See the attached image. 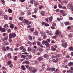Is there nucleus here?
Returning <instances> with one entry per match:
<instances>
[{"instance_id": "f257e3e1", "label": "nucleus", "mask_w": 73, "mask_h": 73, "mask_svg": "<svg viewBox=\"0 0 73 73\" xmlns=\"http://www.w3.org/2000/svg\"><path fill=\"white\" fill-rule=\"evenodd\" d=\"M55 69L56 68L54 67L51 68L48 67L47 68V70H50V71H51L52 72H53L54 71Z\"/></svg>"}, {"instance_id": "f03ea898", "label": "nucleus", "mask_w": 73, "mask_h": 73, "mask_svg": "<svg viewBox=\"0 0 73 73\" xmlns=\"http://www.w3.org/2000/svg\"><path fill=\"white\" fill-rule=\"evenodd\" d=\"M42 60H43V58L41 56L37 58V60L39 62L42 61Z\"/></svg>"}, {"instance_id": "7ed1b4c3", "label": "nucleus", "mask_w": 73, "mask_h": 73, "mask_svg": "<svg viewBox=\"0 0 73 73\" xmlns=\"http://www.w3.org/2000/svg\"><path fill=\"white\" fill-rule=\"evenodd\" d=\"M61 32L58 30L56 31V32L55 33V34L57 36H58L59 35H60V34H61Z\"/></svg>"}, {"instance_id": "20e7f679", "label": "nucleus", "mask_w": 73, "mask_h": 73, "mask_svg": "<svg viewBox=\"0 0 73 73\" xmlns=\"http://www.w3.org/2000/svg\"><path fill=\"white\" fill-rule=\"evenodd\" d=\"M61 45L64 48H66L67 47V44L66 43H64L61 44Z\"/></svg>"}, {"instance_id": "39448f33", "label": "nucleus", "mask_w": 73, "mask_h": 73, "mask_svg": "<svg viewBox=\"0 0 73 73\" xmlns=\"http://www.w3.org/2000/svg\"><path fill=\"white\" fill-rule=\"evenodd\" d=\"M60 13H62V16H66V15L65 14H64V11L63 10H61L60 11Z\"/></svg>"}, {"instance_id": "423d86ee", "label": "nucleus", "mask_w": 73, "mask_h": 73, "mask_svg": "<svg viewBox=\"0 0 73 73\" xmlns=\"http://www.w3.org/2000/svg\"><path fill=\"white\" fill-rule=\"evenodd\" d=\"M44 57V58H46V59H48L49 58V56L47 54H45L43 56Z\"/></svg>"}, {"instance_id": "0eeeda50", "label": "nucleus", "mask_w": 73, "mask_h": 73, "mask_svg": "<svg viewBox=\"0 0 73 73\" xmlns=\"http://www.w3.org/2000/svg\"><path fill=\"white\" fill-rule=\"evenodd\" d=\"M51 48L52 50V51H54V52H55L56 50V48H54L53 46H51Z\"/></svg>"}, {"instance_id": "6e6552de", "label": "nucleus", "mask_w": 73, "mask_h": 73, "mask_svg": "<svg viewBox=\"0 0 73 73\" xmlns=\"http://www.w3.org/2000/svg\"><path fill=\"white\" fill-rule=\"evenodd\" d=\"M40 13L41 14V15L42 16H44V15L45 14V12L44 11H40Z\"/></svg>"}, {"instance_id": "1a4fd4ad", "label": "nucleus", "mask_w": 73, "mask_h": 73, "mask_svg": "<svg viewBox=\"0 0 73 73\" xmlns=\"http://www.w3.org/2000/svg\"><path fill=\"white\" fill-rule=\"evenodd\" d=\"M34 4L35 6H37L38 4V2L36 1H34Z\"/></svg>"}, {"instance_id": "9d476101", "label": "nucleus", "mask_w": 73, "mask_h": 73, "mask_svg": "<svg viewBox=\"0 0 73 73\" xmlns=\"http://www.w3.org/2000/svg\"><path fill=\"white\" fill-rule=\"evenodd\" d=\"M9 38H13V35L12 33H10L9 35Z\"/></svg>"}, {"instance_id": "9b49d317", "label": "nucleus", "mask_w": 73, "mask_h": 73, "mask_svg": "<svg viewBox=\"0 0 73 73\" xmlns=\"http://www.w3.org/2000/svg\"><path fill=\"white\" fill-rule=\"evenodd\" d=\"M10 27L11 29H13L14 28V25L13 24H11L10 25Z\"/></svg>"}, {"instance_id": "f8f14e48", "label": "nucleus", "mask_w": 73, "mask_h": 73, "mask_svg": "<svg viewBox=\"0 0 73 73\" xmlns=\"http://www.w3.org/2000/svg\"><path fill=\"white\" fill-rule=\"evenodd\" d=\"M21 68H22V69L23 70H25V69H26V68H25V66L24 65H22L21 66Z\"/></svg>"}, {"instance_id": "ddd939ff", "label": "nucleus", "mask_w": 73, "mask_h": 73, "mask_svg": "<svg viewBox=\"0 0 73 73\" xmlns=\"http://www.w3.org/2000/svg\"><path fill=\"white\" fill-rule=\"evenodd\" d=\"M33 67H29V71L31 72H32V70H33Z\"/></svg>"}, {"instance_id": "4468645a", "label": "nucleus", "mask_w": 73, "mask_h": 73, "mask_svg": "<svg viewBox=\"0 0 73 73\" xmlns=\"http://www.w3.org/2000/svg\"><path fill=\"white\" fill-rule=\"evenodd\" d=\"M36 72H37V70H36V69H34L33 68V69L32 71H31V72L32 73H36Z\"/></svg>"}, {"instance_id": "2eb2a0df", "label": "nucleus", "mask_w": 73, "mask_h": 73, "mask_svg": "<svg viewBox=\"0 0 73 73\" xmlns=\"http://www.w3.org/2000/svg\"><path fill=\"white\" fill-rule=\"evenodd\" d=\"M23 21V23H25V24H27L28 22V20L27 19H24Z\"/></svg>"}, {"instance_id": "dca6fc26", "label": "nucleus", "mask_w": 73, "mask_h": 73, "mask_svg": "<svg viewBox=\"0 0 73 73\" xmlns=\"http://www.w3.org/2000/svg\"><path fill=\"white\" fill-rule=\"evenodd\" d=\"M7 56L8 58H11V53H9L7 55Z\"/></svg>"}, {"instance_id": "f3484780", "label": "nucleus", "mask_w": 73, "mask_h": 73, "mask_svg": "<svg viewBox=\"0 0 73 73\" xmlns=\"http://www.w3.org/2000/svg\"><path fill=\"white\" fill-rule=\"evenodd\" d=\"M8 11L9 13H12V10L10 9H9Z\"/></svg>"}, {"instance_id": "a211bd4d", "label": "nucleus", "mask_w": 73, "mask_h": 73, "mask_svg": "<svg viewBox=\"0 0 73 73\" xmlns=\"http://www.w3.org/2000/svg\"><path fill=\"white\" fill-rule=\"evenodd\" d=\"M29 64V62L28 61H26L23 62V64Z\"/></svg>"}, {"instance_id": "6ab92c4d", "label": "nucleus", "mask_w": 73, "mask_h": 73, "mask_svg": "<svg viewBox=\"0 0 73 73\" xmlns=\"http://www.w3.org/2000/svg\"><path fill=\"white\" fill-rule=\"evenodd\" d=\"M2 49L4 52H6L7 51V49L6 48L4 47H2Z\"/></svg>"}, {"instance_id": "aec40b11", "label": "nucleus", "mask_w": 73, "mask_h": 73, "mask_svg": "<svg viewBox=\"0 0 73 73\" xmlns=\"http://www.w3.org/2000/svg\"><path fill=\"white\" fill-rule=\"evenodd\" d=\"M1 32H6L5 29V28H3Z\"/></svg>"}, {"instance_id": "412c9836", "label": "nucleus", "mask_w": 73, "mask_h": 73, "mask_svg": "<svg viewBox=\"0 0 73 73\" xmlns=\"http://www.w3.org/2000/svg\"><path fill=\"white\" fill-rule=\"evenodd\" d=\"M12 35H13V38H15V37H16V34H15V33H13Z\"/></svg>"}, {"instance_id": "4be33fe9", "label": "nucleus", "mask_w": 73, "mask_h": 73, "mask_svg": "<svg viewBox=\"0 0 73 73\" xmlns=\"http://www.w3.org/2000/svg\"><path fill=\"white\" fill-rule=\"evenodd\" d=\"M38 9L36 8H35L34 9V13H37V11L38 10Z\"/></svg>"}, {"instance_id": "5701e85b", "label": "nucleus", "mask_w": 73, "mask_h": 73, "mask_svg": "<svg viewBox=\"0 0 73 73\" xmlns=\"http://www.w3.org/2000/svg\"><path fill=\"white\" fill-rule=\"evenodd\" d=\"M49 21L50 22H51L52 21V20H53V17H51L49 18Z\"/></svg>"}, {"instance_id": "b1692460", "label": "nucleus", "mask_w": 73, "mask_h": 73, "mask_svg": "<svg viewBox=\"0 0 73 73\" xmlns=\"http://www.w3.org/2000/svg\"><path fill=\"white\" fill-rule=\"evenodd\" d=\"M68 65L70 66H72L73 65V62H70L68 63Z\"/></svg>"}, {"instance_id": "393cba45", "label": "nucleus", "mask_w": 73, "mask_h": 73, "mask_svg": "<svg viewBox=\"0 0 73 73\" xmlns=\"http://www.w3.org/2000/svg\"><path fill=\"white\" fill-rule=\"evenodd\" d=\"M8 25L7 24H5L3 26V27L5 28H8Z\"/></svg>"}, {"instance_id": "a878e982", "label": "nucleus", "mask_w": 73, "mask_h": 73, "mask_svg": "<svg viewBox=\"0 0 73 73\" xmlns=\"http://www.w3.org/2000/svg\"><path fill=\"white\" fill-rule=\"evenodd\" d=\"M46 42H47V41H45V40H43L42 41V44H43V45H44V44H46Z\"/></svg>"}, {"instance_id": "bb28decb", "label": "nucleus", "mask_w": 73, "mask_h": 73, "mask_svg": "<svg viewBox=\"0 0 73 73\" xmlns=\"http://www.w3.org/2000/svg\"><path fill=\"white\" fill-rule=\"evenodd\" d=\"M28 38L29 40H32V37L30 35H29V36Z\"/></svg>"}, {"instance_id": "cd10ccee", "label": "nucleus", "mask_w": 73, "mask_h": 73, "mask_svg": "<svg viewBox=\"0 0 73 73\" xmlns=\"http://www.w3.org/2000/svg\"><path fill=\"white\" fill-rule=\"evenodd\" d=\"M8 16L7 15H5L4 16V19L5 20H7L8 19Z\"/></svg>"}, {"instance_id": "c85d7f7f", "label": "nucleus", "mask_w": 73, "mask_h": 73, "mask_svg": "<svg viewBox=\"0 0 73 73\" xmlns=\"http://www.w3.org/2000/svg\"><path fill=\"white\" fill-rule=\"evenodd\" d=\"M45 45H46V46H47V47H49V44L48 43V42H47L46 43V44H45Z\"/></svg>"}, {"instance_id": "c756f323", "label": "nucleus", "mask_w": 73, "mask_h": 73, "mask_svg": "<svg viewBox=\"0 0 73 73\" xmlns=\"http://www.w3.org/2000/svg\"><path fill=\"white\" fill-rule=\"evenodd\" d=\"M19 19L20 21H23V17H19Z\"/></svg>"}, {"instance_id": "7c9ffc66", "label": "nucleus", "mask_w": 73, "mask_h": 73, "mask_svg": "<svg viewBox=\"0 0 73 73\" xmlns=\"http://www.w3.org/2000/svg\"><path fill=\"white\" fill-rule=\"evenodd\" d=\"M30 31L31 32H33L34 31V28H31L30 29Z\"/></svg>"}, {"instance_id": "2f4dec72", "label": "nucleus", "mask_w": 73, "mask_h": 73, "mask_svg": "<svg viewBox=\"0 0 73 73\" xmlns=\"http://www.w3.org/2000/svg\"><path fill=\"white\" fill-rule=\"evenodd\" d=\"M12 64V62L11 61H9L7 62V65H9Z\"/></svg>"}, {"instance_id": "473e14b6", "label": "nucleus", "mask_w": 73, "mask_h": 73, "mask_svg": "<svg viewBox=\"0 0 73 73\" xmlns=\"http://www.w3.org/2000/svg\"><path fill=\"white\" fill-rule=\"evenodd\" d=\"M61 17V18H62V19H60V18H57V20L58 21H60V20H62V19H62V17Z\"/></svg>"}, {"instance_id": "72a5a7b5", "label": "nucleus", "mask_w": 73, "mask_h": 73, "mask_svg": "<svg viewBox=\"0 0 73 73\" xmlns=\"http://www.w3.org/2000/svg\"><path fill=\"white\" fill-rule=\"evenodd\" d=\"M69 49L70 50H72L73 51V47H70L69 48Z\"/></svg>"}, {"instance_id": "f704fd0d", "label": "nucleus", "mask_w": 73, "mask_h": 73, "mask_svg": "<svg viewBox=\"0 0 73 73\" xmlns=\"http://www.w3.org/2000/svg\"><path fill=\"white\" fill-rule=\"evenodd\" d=\"M38 50L39 52H42L43 50V49L41 48H39L38 49Z\"/></svg>"}, {"instance_id": "c9c22d12", "label": "nucleus", "mask_w": 73, "mask_h": 73, "mask_svg": "<svg viewBox=\"0 0 73 73\" xmlns=\"http://www.w3.org/2000/svg\"><path fill=\"white\" fill-rule=\"evenodd\" d=\"M28 51H32V48H31L30 47H29L28 48Z\"/></svg>"}, {"instance_id": "e433bc0d", "label": "nucleus", "mask_w": 73, "mask_h": 73, "mask_svg": "<svg viewBox=\"0 0 73 73\" xmlns=\"http://www.w3.org/2000/svg\"><path fill=\"white\" fill-rule=\"evenodd\" d=\"M65 25H69L70 23L68 22H66L65 23Z\"/></svg>"}, {"instance_id": "4c0bfd02", "label": "nucleus", "mask_w": 73, "mask_h": 73, "mask_svg": "<svg viewBox=\"0 0 73 73\" xmlns=\"http://www.w3.org/2000/svg\"><path fill=\"white\" fill-rule=\"evenodd\" d=\"M60 35L59 36V37L60 38H62L63 37V35H62V34H61H61H60Z\"/></svg>"}, {"instance_id": "58836bf2", "label": "nucleus", "mask_w": 73, "mask_h": 73, "mask_svg": "<svg viewBox=\"0 0 73 73\" xmlns=\"http://www.w3.org/2000/svg\"><path fill=\"white\" fill-rule=\"evenodd\" d=\"M4 39L5 40H7L8 39V36H5L4 37Z\"/></svg>"}, {"instance_id": "ea45409f", "label": "nucleus", "mask_w": 73, "mask_h": 73, "mask_svg": "<svg viewBox=\"0 0 73 73\" xmlns=\"http://www.w3.org/2000/svg\"><path fill=\"white\" fill-rule=\"evenodd\" d=\"M52 38H54V39H56L57 38V36L55 35L52 37Z\"/></svg>"}, {"instance_id": "a19ab883", "label": "nucleus", "mask_w": 73, "mask_h": 73, "mask_svg": "<svg viewBox=\"0 0 73 73\" xmlns=\"http://www.w3.org/2000/svg\"><path fill=\"white\" fill-rule=\"evenodd\" d=\"M68 37L70 38V37H72V34H70L68 35Z\"/></svg>"}, {"instance_id": "79ce46f5", "label": "nucleus", "mask_w": 73, "mask_h": 73, "mask_svg": "<svg viewBox=\"0 0 73 73\" xmlns=\"http://www.w3.org/2000/svg\"><path fill=\"white\" fill-rule=\"evenodd\" d=\"M58 7H59V8H62V5H61L60 4L58 5Z\"/></svg>"}, {"instance_id": "37998d69", "label": "nucleus", "mask_w": 73, "mask_h": 73, "mask_svg": "<svg viewBox=\"0 0 73 73\" xmlns=\"http://www.w3.org/2000/svg\"><path fill=\"white\" fill-rule=\"evenodd\" d=\"M34 33L35 35H38V32H37V31H35L34 32Z\"/></svg>"}, {"instance_id": "c03bdc74", "label": "nucleus", "mask_w": 73, "mask_h": 73, "mask_svg": "<svg viewBox=\"0 0 73 73\" xmlns=\"http://www.w3.org/2000/svg\"><path fill=\"white\" fill-rule=\"evenodd\" d=\"M28 44H29V45H31L32 44V42H31L29 41L27 42Z\"/></svg>"}, {"instance_id": "a18cd8bd", "label": "nucleus", "mask_w": 73, "mask_h": 73, "mask_svg": "<svg viewBox=\"0 0 73 73\" xmlns=\"http://www.w3.org/2000/svg\"><path fill=\"white\" fill-rule=\"evenodd\" d=\"M32 17H34L35 19H36V16L35 15H32Z\"/></svg>"}, {"instance_id": "49530a36", "label": "nucleus", "mask_w": 73, "mask_h": 73, "mask_svg": "<svg viewBox=\"0 0 73 73\" xmlns=\"http://www.w3.org/2000/svg\"><path fill=\"white\" fill-rule=\"evenodd\" d=\"M33 2H34V1H33V0H31L30 1V2L31 4H33Z\"/></svg>"}, {"instance_id": "de8ad7c7", "label": "nucleus", "mask_w": 73, "mask_h": 73, "mask_svg": "<svg viewBox=\"0 0 73 73\" xmlns=\"http://www.w3.org/2000/svg\"><path fill=\"white\" fill-rule=\"evenodd\" d=\"M67 73H70H70H73V71H72L70 72V70H67Z\"/></svg>"}, {"instance_id": "09e8293b", "label": "nucleus", "mask_w": 73, "mask_h": 73, "mask_svg": "<svg viewBox=\"0 0 73 73\" xmlns=\"http://www.w3.org/2000/svg\"><path fill=\"white\" fill-rule=\"evenodd\" d=\"M49 26V24L46 23H45V25H44V26H46V27H48V26Z\"/></svg>"}, {"instance_id": "8fccbe9b", "label": "nucleus", "mask_w": 73, "mask_h": 73, "mask_svg": "<svg viewBox=\"0 0 73 73\" xmlns=\"http://www.w3.org/2000/svg\"><path fill=\"white\" fill-rule=\"evenodd\" d=\"M24 46H21L20 47L19 49L20 50H22V49H24Z\"/></svg>"}, {"instance_id": "3c124183", "label": "nucleus", "mask_w": 73, "mask_h": 73, "mask_svg": "<svg viewBox=\"0 0 73 73\" xmlns=\"http://www.w3.org/2000/svg\"><path fill=\"white\" fill-rule=\"evenodd\" d=\"M31 21H28L27 23V24L28 25H30V24H31Z\"/></svg>"}, {"instance_id": "603ef678", "label": "nucleus", "mask_w": 73, "mask_h": 73, "mask_svg": "<svg viewBox=\"0 0 73 73\" xmlns=\"http://www.w3.org/2000/svg\"><path fill=\"white\" fill-rule=\"evenodd\" d=\"M17 56H15L14 57V60H17Z\"/></svg>"}, {"instance_id": "864d4df0", "label": "nucleus", "mask_w": 73, "mask_h": 73, "mask_svg": "<svg viewBox=\"0 0 73 73\" xmlns=\"http://www.w3.org/2000/svg\"><path fill=\"white\" fill-rule=\"evenodd\" d=\"M42 8H43V6H39V9H41Z\"/></svg>"}, {"instance_id": "5fc2aeb1", "label": "nucleus", "mask_w": 73, "mask_h": 73, "mask_svg": "<svg viewBox=\"0 0 73 73\" xmlns=\"http://www.w3.org/2000/svg\"><path fill=\"white\" fill-rule=\"evenodd\" d=\"M69 20H73V18L72 17H70L69 18Z\"/></svg>"}, {"instance_id": "6e6d98bb", "label": "nucleus", "mask_w": 73, "mask_h": 73, "mask_svg": "<svg viewBox=\"0 0 73 73\" xmlns=\"http://www.w3.org/2000/svg\"><path fill=\"white\" fill-rule=\"evenodd\" d=\"M1 2L2 4H4V3H5L4 0H1Z\"/></svg>"}, {"instance_id": "4d7b16f0", "label": "nucleus", "mask_w": 73, "mask_h": 73, "mask_svg": "<svg viewBox=\"0 0 73 73\" xmlns=\"http://www.w3.org/2000/svg\"><path fill=\"white\" fill-rule=\"evenodd\" d=\"M6 49H7V50H9V47L8 46H7L6 48Z\"/></svg>"}, {"instance_id": "13d9d810", "label": "nucleus", "mask_w": 73, "mask_h": 73, "mask_svg": "<svg viewBox=\"0 0 73 73\" xmlns=\"http://www.w3.org/2000/svg\"><path fill=\"white\" fill-rule=\"evenodd\" d=\"M41 53V52H38L36 53V55H37L38 56H39L40 55V54Z\"/></svg>"}, {"instance_id": "bf43d9fd", "label": "nucleus", "mask_w": 73, "mask_h": 73, "mask_svg": "<svg viewBox=\"0 0 73 73\" xmlns=\"http://www.w3.org/2000/svg\"><path fill=\"white\" fill-rule=\"evenodd\" d=\"M31 52L32 53H35V50L34 49L32 50Z\"/></svg>"}, {"instance_id": "052dcab7", "label": "nucleus", "mask_w": 73, "mask_h": 73, "mask_svg": "<svg viewBox=\"0 0 73 73\" xmlns=\"http://www.w3.org/2000/svg\"><path fill=\"white\" fill-rule=\"evenodd\" d=\"M18 50H19V49H18V48H15L14 50L15 51H17Z\"/></svg>"}, {"instance_id": "680f3d73", "label": "nucleus", "mask_w": 73, "mask_h": 73, "mask_svg": "<svg viewBox=\"0 0 73 73\" xmlns=\"http://www.w3.org/2000/svg\"><path fill=\"white\" fill-rule=\"evenodd\" d=\"M21 57L22 58H25L26 57V56L24 55H22L21 56Z\"/></svg>"}, {"instance_id": "e2e57ef3", "label": "nucleus", "mask_w": 73, "mask_h": 73, "mask_svg": "<svg viewBox=\"0 0 73 73\" xmlns=\"http://www.w3.org/2000/svg\"><path fill=\"white\" fill-rule=\"evenodd\" d=\"M56 56H57V57H61V55L60 54H57Z\"/></svg>"}, {"instance_id": "0e129e2a", "label": "nucleus", "mask_w": 73, "mask_h": 73, "mask_svg": "<svg viewBox=\"0 0 73 73\" xmlns=\"http://www.w3.org/2000/svg\"><path fill=\"white\" fill-rule=\"evenodd\" d=\"M56 12H59V11H60V10L59 9H57L56 11Z\"/></svg>"}, {"instance_id": "69168bd1", "label": "nucleus", "mask_w": 73, "mask_h": 73, "mask_svg": "<svg viewBox=\"0 0 73 73\" xmlns=\"http://www.w3.org/2000/svg\"><path fill=\"white\" fill-rule=\"evenodd\" d=\"M9 42H11L12 41L11 40V38H9Z\"/></svg>"}, {"instance_id": "338daca9", "label": "nucleus", "mask_w": 73, "mask_h": 73, "mask_svg": "<svg viewBox=\"0 0 73 73\" xmlns=\"http://www.w3.org/2000/svg\"><path fill=\"white\" fill-rule=\"evenodd\" d=\"M35 63L36 64H38V62L37 60L35 61Z\"/></svg>"}, {"instance_id": "774afa93", "label": "nucleus", "mask_w": 73, "mask_h": 73, "mask_svg": "<svg viewBox=\"0 0 73 73\" xmlns=\"http://www.w3.org/2000/svg\"><path fill=\"white\" fill-rule=\"evenodd\" d=\"M23 52H26V49L25 48H24L23 50Z\"/></svg>"}]
</instances>
